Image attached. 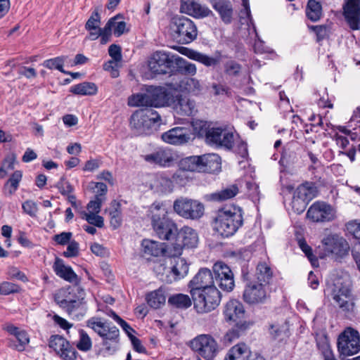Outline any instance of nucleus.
Instances as JSON below:
<instances>
[{
	"label": "nucleus",
	"instance_id": "f257e3e1",
	"mask_svg": "<svg viewBox=\"0 0 360 360\" xmlns=\"http://www.w3.org/2000/svg\"><path fill=\"white\" fill-rule=\"evenodd\" d=\"M147 216L151 221L155 233L160 239L169 240L174 238L177 225L168 217L167 208L163 202H154L148 207Z\"/></svg>",
	"mask_w": 360,
	"mask_h": 360
},
{
	"label": "nucleus",
	"instance_id": "f03ea898",
	"mask_svg": "<svg viewBox=\"0 0 360 360\" xmlns=\"http://www.w3.org/2000/svg\"><path fill=\"white\" fill-rule=\"evenodd\" d=\"M192 126L198 136H202L205 134V140L208 145L228 150L233 148L235 140L234 134L228 129L220 127L206 129V123L201 120L193 122Z\"/></svg>",
	"mask_w": 360,
	"mask_h": 360
},
{
	"label": "nucleus",
	"instance_id": "7ed1b4c3",
	"mask_svg": "<svg viewBox=\"0 0 360 360\" xmlns=\"http://www.w3.org/2000/svg\"><path fill=\"white\" fill-rule=\"evenodd\" d=\"M243 213L239 207L225 208L219 211L214 219V228L224 237L234 235L243 225Z\"/></svg>",
	"mask_w": 360,
	"mask_h": 360
},
{
	"label": "nucleus",
	"instance_id": "20e7f679",
	"mask_svg": "<svg viewBox=\"0 0 360 360\" xmlns=\"http://www.w3.org/2000/svg\"><path fill=\"white\" fill-rule=\"evenodd\" d=\"M169 29L173 37L181 44H189L198 36L195 24L184 16L173 18L169 23Z\"/></svg>",
	"mask_w": 360,
	"mask_h": 360
},
{
	"label": "nucleus",
	"instance_id": "39448f33",
	"mask_svg": "<svg viewBox=\"0 0 360 360\" xmlns=\"http://www.w3.org/2000/svg\"><path fill=\"white\" fill-rule=\"evenodd\" d=\"M191 294L194 307L199 313L209 312L220 303L221 295L215 286L202 290H191Z\"/></svg>",
	"mask_w": 360,
	"mask_h": 360
},
{
	"label": "nucleus",
	"instance_id": "423d86ee",
	"mask_svg": "<svg viewBox=\"0 0 360 360\" xmlns=\"http://www.w3.org/2000/svg\"><path fill=\"white\" fill-rule=\"evenodd\" d=\"M66 290H60L55 300L61 309L67 312L72 319L80 321L86 315L87 307L83 298H73L66 295Z\"/></svg>",
	"mask_w": 360,
	"mask_h": 360
},
{
	"label": "nucleus",
	"instance_id": "0eeeda50",
	"mask_svg": "<svg viewBox=\"0 0 360 360\" xmlns=\"http://www.w3.org/2000/svg\"><path fill=\"white\" fill-rule=\"evenodd\" d=\"M160 120L158 112L153 109L136 110L130 119V125L137 135H148L152 131V127Z\"/></svg>",
	"mask_w": 360,
	"mask_h": 360
},
{
	"label": "nucleus",
	"instance_id": "6e6552de",
	"mask_svg": "<svg viewBox=\"0 0 360 360\" xmlns=\"http://www.w3.org/2000/svg\"><path fill=\"white\" fill-rule=\"evenodd\" d=\"M330 295L334 302L343 311L352 309L354 302L349 281L342 278L335 280L329 287Z\"/></svg>",
	"mask_w": 360,
	"mask_h": 360
},
{
	"label": "nucleus",
	"instance_id": "1a4fd4ad",
	"mask_svg": "<svg viewBox=\"0 0 360 360\" xmlns=\"http://www.w3.org/2000/svg\"><path fill=\"white\" fill-rule=\"evenodd\" d=\"M174 211L180 217L187 219H198L204 214V205L198 200L180 198L174 200Z\"/></svg>",
	"mask_w": 360,
	"mask_h": 360
},
{
	"label": "nucleus",
	"instance_id": "9d476101",
	"mask_svg": "<svg viewBox=\"0 0 360 360\" xmlns=\"http://www.w3.org/2000/svg\"><path fill=\"white\" fill-rule=\"evenodd\" d=\"M338 349L341 355L349 356L360 350V335L357 330L351 328L345 329L338 337Z\"/></svg>",
	"mask_w": 360,
	"mask_h": 360
},
{
	"label": "nucleus",
	"instance_id": "9b49d317",
	"mask_svg": "<svg viewBox=\"0 0 360 360\" xmlns=\"http://www.w3.org/2000/svg\"><path fill=\"white\" fill-rule=\"evenodd\" d=\"M269 287L251 279H248L245 285L243 298L250 304L266 302L270 296Z\"/></svg>",
	"mask_w": 360,
	"mask_h": 360
},
{
	"label": "nucleus",
	"instance_id": "f8f14e48",
	"mask_svg": "<svg viewBox=\"0 0 360 360\" xmlns=\"http://www.w3.org/2000/svg\"><path fill=\"white\" fill-rule=\"evenodd\" d=\"M191 349L206 360H212L219 352L216 340L210 335H200L191 342Z\"/></svg>",
	"mask_w": 360,
	"mask_h": 360
},
{
	"label": "nucleus",
	"instance_id": "ddd939ff",
	"mask_svg": "<svg viewBox=\"0 0 360 360\" xmlns=\"http://www.w3.org/2000/svg\"><path fill=\"white\" fill-rule=\"evenodd\" d=\"M307 217L316 223H326L336 218V210L324 201H316L308 209Z\"/></svg>",
	"mask_w": 360,
	"mask_h": 360
},
{
	"label": "nucleus",
	"instance_id": "4468645a",
	"mask_svg": "<svg viewBox=\"0 0 360 360\" xmlns=\"http://www.w3.org/2000/svg\"><path fill=\"white\" fill-rule=\"evenodd\" d=\"M326 255L335 259L341 258L347 255L349 245L347 240L337 234H331L322 240Z\"/></svg>",
	"mask_w": 360,
	"mask_h": 360
},
{
	"label": "nucleus",
	"instance_id": "2eb2a0df",
	"mask_svg": "<svg viewBox=\"0 0 360 360\" xmlns=\"http://www.w3.org/2000/svg\"><path fill=\"white\" fill-rule=\"evenodd\" d=\"M2 329L6 331L9 335L15 337L13 339L8 340V346L18 352H23L30 343V336L25 330L11 323H6L3 325Z\"/></svg>",
	"mask_w": 360,
	"mask_h": 360
},
{
	"label": "nucleus",
	"instance_id": "dca6fc26",
	"mask_svg": "<svg viewBox=\"0 0 360 360\" xmlns=\"http://www.w3.org/2000/svg\"><path fill=\"white\" fill-rule=\"evenodd\" d=\"M213 272L215 282L221 289L227 292L233 290L235 286L233 274L226 264L216 262L213 266Z\"/></svg>",
	"mask_w": 360,
	"mask_h": 360
},
{
	"label": "nucleus",
	"instance_id": "f3484780",
	"mask_svg": "<svg viewBox=\"0 0 360 360\" xmlns=\"http://www.w3.org/2000/svg\"><path fill=\"white\" fill-rule=\"evenodd\" d=\"M52 348L63 360H76L77 352L70 342L58 335H52L49 342Z\"/></svg>",
	"mask_w": 360,
	"mask_h": 360
},
{
	"label": "nucleus",
	"instance_id": "a211bd4d",
	"mask_svg": "<svg viewBox=\"0 0 360 360\" xmlns=\"http://www.w3.org/2000/svg\"><path fill=\"white\" fill-rule=\"evenodd\" d=\"M174 55L165 51H156L148 60V67L155 74H165L175 60Z\"/></svg>",
	"mask_w": 360,
	"mask_h": 360
},
{
	"label": "nucleus",
	"instance_id": "6ab92c4d",
	"mask_svg": "<svg viewBox=\"0 0 360 360\" xmlns=\"http://www.w3.org/2000/svg\"><path fill=\"white\" fill-rule=\"evenodd\" d=\"M162 141L172 145H183L191 139V129L184 127H176L161 135Z\"/></svg>",
	"mask_w": 360,
	"mask_h": 360
},
{
	"label": "nucleus",
	"instance_id": "aec40b11",
	"mask_svg": "<svg viewBox=\"0 0 360 360\" xmlns=\"http://www.w3.org/2000/svg\"><path fill=\"white\" fill-rule=\"evenodd\" d=\"M344 15L349 27L360 29V0H347L343 6Z\"/></svg>",
	"mask_w": 360,
	"mask_h": 360
},
{
	"label": "nucleus",
	"instance_id": "412c9836",
	"mask_svg": "<svg viewBox=\"0 0 360 360\" xmlns=\"http://www.w3.org/2000/svg\"><path fill=\"white\" fill-rule=\"evenodd\" d=\"M344 15L349 27L360 29V0H347L343 6Z\"/></svg>",
	"mask_w": 360,
	"mask_h": 360
},
{
	"label": "nucleus",
	"instance_id": "4be33fe9",
	"mask_svg": "<svg viewBox=\"0 0 360 360\" xmlns=\"http://www.w3.org/2000/svg\"><path fill=\"white\" fill-rule=\"evenodd\" d=\"M169 106L180 115L191 116L195 112V102L182 95L172 96Z\"/></svg>",
	"mask_w": 360,
	"mask_h": 360
},
{
	"label": "nucleus",
	"instance_id": "5701e85b",
	"mask_svg": "<svg viewBox=\"0 0 360 360\" xmlns=\"http://www.w3.org/2000/svg\"><path fill=\"white\" fill-rule=\"evenodd\" d=\"M180 11L183 13L198 19L212 14V11L208 7L193 0H181Z\"/></svg>",
	"mask_w": 360,
	"mask_h": 360
},
{
	"label": "nucleus",
	"instance_id": "b1692460",
	"mask_svg": "<svg viewBox=\"0 0 360 360\" xmlns=\"http://www.w3.org/2000/svg\"><path fill=\"white\" fill-rule=\"evenodd\" d=\"M153 107L169 106L172 94L162 86H148Z\"/></svg>",
	"mask_w": 360,
	"mask_h": 360
},
{
	"label": "nucleus",
	"instance_id": "393cba45",
	"mask_svg": "<svg viewBox=\"0 0 360 360\" xmlns=\"http://www.w3.org/2000/svg\"><path fill=\"white\" fill-rule=\"evenodd\" d=\"M176 89L184 94L198 96L203 91V85L197 78L185 77L176 84Z\"/></svg>",
	"mask_w": 360,
	"mask_h": 360
},
{
	"label": "nucleus",
	"instance_id": "a878e982",
	"mask_svg": "<svg viewBox=\"0 0 360 360\" xmlns=\"http://www.w3.org/2000/svg\"><path fill=\"white\" fill-rule=\"evenodd\" d=\"M245 314L243 304L236 300H231L225 305L224 314L226 321L236 323L243 321Z\"/></svg>",
	"mask_w": 360,
	"mask_h": 360
},
{
	"label": "nucleus",
	"instance_id": "bb28decb",
	"mask_svg": "<svg viewBox=\"0 0 360 360\" xmlns=\"http://www.w3.org/2000/svg\"><path fill=\"white\" fill-rule=\"evenodd\" d=\"M108 330V333H103L101 330H98V335L102 338L104 349L109 354H111L117 350L120 340V331L116 326H113Z\"/></svg>",
	"mask_w": 360,
	"mask_h": 360
},
{
	"label": "nucleus",
	"instance_id": "cd10ccee",
	"mask_svg": "<svg viewBox=\"0 0 360 360\" xmlns=\"http://www.w3.org/2000/svg\"><path fill=\"white\" fill-rule=\"evenodd\" d=\"M214 278L211 271L203 268L190 281L191 290H202L205 288L214 287Z\"/></svg>",
	"mask_w": 360,
	"mask_h": 360
},
{
	"label": "nucleus",
	"instance_id": "c85d7f7f",
	"mask_svg": "<svg viewBox=\"0 0 360 360\" xmlns=\"http://www.w3.org/2000/svg\"><path fill=\"white\" fill-rule=\"evenodd\" d=\"M175 236L177 237V240L180 241L185 248H194L198 244V234L195 229L190 226H184L179 230L177 229Z\"/></svg>",
	"mask_w": 360,
	"mask_h": 360
},
{
	"label": "nucleus",
	"instance_id": "c756f323",
	"mask_svg": "<svg viewBox=\"0 0 360 360\" xmlns=\"http://www.w3.org/2000/svg\"><path fill=\"white\" fill-rule=\"evenodd\" d=\"M144 160L150 163L166 167L170 165L174 161V157L170 149L160 148L153 153L145 155Z\"/></svg>",
	"mask_w": 360,
	"mask_h": 360
},
{
	"label": "nucleus",
	"instance_id": "7c9ffc66",
	"mask_svg": "<svg viewBox=\"0 0 360 360\" xmlns=\"http://www.w3.org/2000/svg\"><path fill=\"white\" fill-rule=\"evenodd\" d=\"M170 270L172 275L167 276L166 281L172 283L184 277L188 272V264L186 260L182 257L170 259Z\"/></svg>",
	"mask_w": 360,
	"mask_h": 360
},
{
	"label": "nucleus",
	"instance_id": "2f4dec72",
	"mask_svg": "<svg viewBox=\"0 0 360 360\" xmlns=\"http://www.w3.org/2000/svg\"><path fill=\"white\" fill-rule=\"evenodd\" d=\"M212 8L219 13L222 21L231 23L233 17V6L229 0H210Z\"/></svg>",
	"mask_w": 360,
	"mask_h": 360
},
{
	"label": "nucleus",
	"instance_id": "473e14b6",
	"mask_svg": "<svg viewBox=\"0 0 360 360\" xmlns=\"http://www.w3.org/2000/svg\"><path fill=\"white\" fill-rule=\"evenodd\" d=\"M53 269L56 274L64 280L72 283H77L79 282L77 274L70 266L65 265L61 259H56Z\"/></svg>",
	"mask_w": 360,
	"mask_h": 360
},
{
	"label": "nucleus",
	"instance_id": "72a5a7b5",
	"mask_svg": "<svg viewBox=\"0 0 360 360\" xmlns=\"http://www.w3.org/2000/svg\"><path fill=\"white\" fill-rule=\"evenodd\" d=\"M201 172H214L221 168V158L216 153L199 155Z\"/></svg>",
	"mask_w": 360,
	"mask_h": 360
},
{
	"label": "nucleus",
	"instance_id": "f704fd0d",
	"mask_svg": "<svg viewBox=\"0 0 360 360\" xmlns=\"http://www.w3.org/2000/svg\"><path fill=\"white\" fill-rule=\"evenodd\" d=\"M272 277L273 271L269 265L266 262H259L256 267L255 274L250 279L269 287Z\"/></svg>",
	"mask_w": 360,
	"mask_h": 360
},
{
	"label": "nucleus",
	"instance_id": "c9c22d12",
	"mask_svg": "<svg viewBox=\"0 0 360 360\" xmlns=\"http://www.w3.org/2000/svg\"><path fill=\"white\" fill-rule=\"evenodd\" d=\"M294 193L298 198H302L308 202L318 195V189L316 184L313 182L306 181L300 185Z\"/></svg>",
	"mask_w": 360,
	"mask_h": 360
},
{
	"label": "nucleus",
	"instance_id": "e433bc0d",
	"mask_svg": "<svg viewBox=\"0 0 360 360\" xmlns=\"http://www.w3.org/2000/svg\"><path fill=\"white\" fill-rule=\"evenodd\" d=\"M128 105L131 107H153L148 86L145 92L132 94L128 98Z\"/></svg>",
	"mask_w": 360,
	"mask_h": 360
},
{
	"label": "nucleus",
	"instance_id": "4c0bfd02",
	"mask_svg": "<svg viewBox=\"0 0 360 360\" xmlns=\"http://www.w3.org/2000/svg\"><path fill=\"white\" fill-rule=\"evenodd\" d=\"M250 354L248 347L244 343H240L229 349L224 360H247Z\"/></svg>",
	"mask_w": 360,
	"mask_h": 360
},
{
	"label": "nucleus",
	"instance_id": "58836bf2",
	"mask_svg": "<svg viewBox=\"0 0 360 360\" xmlns=\"http://www.w3.org/2000/svg\"><path fill=\"white\" fill-rule=\"evenodd\" d=\"M148 304L153 308L158 309L165 304L166 301L165 290L162 287L150 292L146 295Z\"/></svg>",
	"mask_w": 360,
	"mask_h": 360
},
{
	"label": "nucleus",
	"instance_id": "ea45409f",
	"mask_svg": "<svg viewBox=\"0 0 360 360\" xmlns=\"http://www.w3.org/2000/svg\"><path fill=\"white\" fill-rule=\"evenodd\" d=\"M70 92L76 95L93 96L98 91L96 85L93 82H82L80 84L72 86Z\"/></svg>",
	"mask_w": 360,
	"mask_h": 360
},
{
	"label": "nucleus",
	"instance_id": "a19ab883",
	"mask_svg": "<svg viewBox=\"0 0 360 360\" xmlns=\"http://www.w3.org/2000/svg\"><path fill=\"white\" fill-rule=\"evenodd\" d=\"M250 323L246 321H240L236 323L232 329L229 330L224 335V341L226 343H231L237 340L241 335V333L248 328Z\"/></svg>",
	"mask_w": 360,
	"mask_h": 360
},
{
	"label": "nucleus",
	"instance_id": "79ce46f5",
	"mask_svg": "<svg viewBox=\"0 0 360 360\" xmlns=\"http://www.w3.org/2000/svg\"><path fill=\"white\" fill-rule=\"evenodd\" d=\"M238 188L236 185H231L220 191L215 192L209 195L210 200L213 201H223L231 199L237 195Z\"/></svg>",
	"mask_w": 360,
	"mask_h": 360
},
{
	"label": "nucleus",
	"instance_id": "37998d69",
	"mask_svg": "<svg viewBox=\"0 0 360 360\" xmlns=\"http://www.w3.org/2000/svg\"><path fill=\"white\" fill-rule=\"evenodd\" d=\"M107 23H110V31L116 37H120L129 31L126 22L122 20V16L120 14L111 18Z\"/></svg>",
	"mask_w": 360,
	"mask_h": 360
},
{
	"label": "nucleus",
	"instance_id": "c03bdc74",
	"mask_svg": "<svg viewBox=\"0 0 360 360\" xmlns=\"http://www.w3.org/2000/svg\"><path fill=\"white\" fill-rule=\"evenodd\" d=\"M179 168L184 172H201L199 155H193L181 159L179 162Z\"/></svg>",
	"mask_w": 360,
	"mask_h": 360
},
{
	"label": "nucleus",
	"instance_id": "a18cd8bd",
	"mask_svg": "<svg viewBox=\"0 0 360 360\" xmlns=\"http://www.w3.org/2000/svg\"><path fill=\"white\" fill-rule=\"evenodd\" d=\"M153 189L160 193H169L173 189V181L165 176L155 177L151 185Z\"/></svg>",
	"mask_w": 360,
	"mask_h": 360
},
{
	"label": "nucleus",
	"instance_id": "49530a36",
	"mask_svg": "<svg viewBox=\"0 0 360 360\" xmlns=\"http://www.w3.org/2000/svg\"><path fill=\"white\" fill-rule=\"evenodd\" d=\"M307 16L313 22L318 21L322 15L321 4L316 0H309L306 8Z\"/></svg>",
	"mask_w": 360,
	"mask_h": 360
},
{
	"label": "nucleus",
	"instance_id": "de8ad7c7",
	"mask_svg": "<svg viewBox=\"0 0 360 360\" xmlns=\"http://www.w3.org/2000/svg\"><path fill=\"white\" fill-rule=\"evenodd\" d=\"M142 247L145 254L154 257H158L163 252L162 245L157 241L151 240H143Z\"/></svg>",
	"mask_w": 360,
	"mask_h": 360
},
{
	"label": "nucleus",
	"instance_id": "09e8293b",
	"mask_svg": "<svg viewBox=\"0 0 360 360\" xmlns=\"http://www.w3.org/2000/svg\"><path fill=\"white\" fill-rule=\"evenodd\" d=\"M67 59V56H58L53 58L46 60L43 62L42 65L44 67L50 69V70H58L62 73L68 75L70 74V72L65 71L63 69V65L65 61Z\"/></svg>",
	"mask_w": 360,
	"mask_h": 360
},
{
	"label": "nucleus",
	"instance_id": "8fccbe9b",
	"mask_svg": "<svg viewBox=\"0 0 360 360\" xmlns=\"http://www.w3.org/2000/svg\"><path fill=\"white\" fill-rule=\"evenodd\" d=\"M168 303L176 308L186 309L191 305V300L188 295L179 293L169 297Z\"/></svg>",
	"mask_w": 360,
	"mask_h": 360
},
{
	"label": "nucleus",
	"instance_id": "3c124183",
	"mask_svg": "<svg viewBox=\"0 0 360 360\" xmlns=\"http://www.w3.org/2000/svg\"><path fill=\"white\" fill-rule=\"evenodd\" d=\"M86 326L91 328L98 334V330H101L103 333H108V330L114 326H111L109 323L103 321L101 318L92 317L86 322Z\"/></svg>",
	"mask_w": 360,
	"mask_h": 360
},
{
	"label": "nucleus",
	"instance_id": "603ef678",
	"mask_svg": "<svg viewBox=\"0 0 360 360\" xmlns=\"http://www.w3.org/2000/svg\"><path fill=\"white\" fill-rule=\"evenodd\" d=\"M174 237V242L172 243L170 245H168L165 250V254L169 257L170 259L180 257V255L182 254L183 250L185 248L180 241L177 240V237Z\"/></svg>",
	"mask_w": 360,
	"mask_h": 360
},
{
	"label": "nucleus",
	"instance_id": "864d4df0",
	"mask_svg": "<svg viewBox=\"0 0 360 360\" xmlns=\"http://www.w3.org/2000/svg\"><path fill=\"white\" fill-rule=\"evenodd\" d=\"M174 60L179 63L181 71L185 75L193 76L196 74L197 68L195 64L188 62L177 56H175Z\"/></svg>",
	"mask_w": 360,
	"mask_h": 360
},
{
	"label": "nucleus",
	"instance_id": "5fc2aeb1",
	"mask_svg": "<svg viewBox=\"0 0 360 360\" xmlns=\"http://www.w3.org/2000/svg\"><path fill=\"white\" fill-rule=\"evenodd\" d=\"M120 204L114 202L112 204V209L110 210V224L114 229H117L121 224V211Z\"/></svg>",
	"mask_w": 360,
	"mask_h": 360
},
{
	"label": "nucleus",
	"instance_id": "6e6d98bb",
	"mask_svg": "<svg viewBox=\"0 0 360 360\" xmlns=\"http://www.w3.org/2000/svg\"><path fill=\"white\" fill-rule=\"evenodd\" d=\"M22 178L20 171H15L5 184V189L9 194H13L18 188L19 182Z\"/></svg>",
	"mask_w": 360,
	"mask_h": 360
},
{
	"label": "nucleus",
	"instance_id": "4d7b16f0",
	"mask_svg": "<svg viewBox=\"0 0 360 360\" xmlns=\"http://www.w3.org/2000/svg\"><path fill=\"white\" fill-rule=\"evenodd\" d=\"M79 333V340L77 343V347L82 352L90 350L92 347V342L90 337L84 330H80Z\"/></svg>",
	"mask_w": 360,
	"mask_h": 360
},
{
	"label": "nucleus",
	"instance_id": "13d9d810",
	"mask_svg": "<svg viewBox=\"0 0 360 360\" xmlns=\"http://www.w3.org/2000/svg\"><path fill=\"white\" fill-rule=\"evenodd\" d=\"M317 345L324 360H336L331 347L326 340H323L321 342H318Z\"/></svg>",
	"mask_w": 360,
	"mask_h": 360
},
{
	"label": "nucleus",
	"instance_id": "bf43d9fd",
	"mask_svg": "<svg viewBox=\"0 0 360 360\" xmlns=\"http://www.w3.org/2000/svg\"><path fill=\"white\" fill-rule=\"evenodd\" d=\"M247 193L249 198H251L252 201L257 202L259 200L260 193L259 191V186L255 182L248 181L246 183Z\"/></svg>",
	"mask_w": 360,
	"mask_h": 360
},
{
	"label": "nucleus",
	"instance_id": "052dcab7",
	"mask_svg": "<svg viewBox=\"0 0 360 360\" xmlns=\"http://www.w3.org/2000/svg\"><path fill=\"white\" fill-rule=\"evenodd\" d=\"M20 291V287L13 283L4 281L0 283V294L4 295H8L12 293L18 292Z\"/></svg>",
	"mask_w": 360,
	"mask_h": 360
},
{
	"label": "nucleus",
	"instance_id": "680f3d73",
	"mask_svg": "<svg viewBox=\"0 0 360 360\" xmlns=\"http://www.w3.org/2000/svg\"><path fill=\"white\" fill-rule=\"evenodd\" d=\"M104 200L105 198H102L101 195H96L94 200H91L87 205V213H99Z\"/></svg>",
	"mask_w": 360,
	"mask_h": 360
},
{
	"label": "nucleus",
	"instance_id": "e2e57ef3",
	"mask_svg": "<svg viewBox=\"0 0 360 360\" xmlns=\"http://www.w3.org/2000/svg\"><path fill=\"white\" fill-rule=\"evenodd\" d=\"M83 219H84L89 224L98 228H102L104 225L103 218L97 214L84 213Z\"/></svg>",
	"mask_w": 360,
	"mask_h": 360
},
{
	"label": "nucleus",
	"instance_id": "0e129e2a",
	"mask_svg": "<svg viewBox=\"0 0 360 360\" xmlns=\"http://www.w3.org/2000/svg\"><path fill=\"white\" fill-rule=\"evenodd\" d=\"M308 202L305 200L298 198L296 194H293L292 200V208L297 214L303 212L307 207Z\"/></svg>",
	"mask_w": 360,
	"mask_h": 360
},
{
	"label": "nucleus",
	"instance_id": "69168bd1",
	"mask_svg": "<svg viewBox=\"0 0 360 360\" xmlns=\"http://www.w3.org/2000/svg\"><path fill=\"white\" fill-rule=\"evenodd\" d=\"M241 70V66L234 60L227 61L224 65L225 72L230 76H237Z\"/></svg>",
	"mask_w": 360,
	"mask_h": 360
},
{
	"label": "nucleus",
	"instance_id": "338daca9",
	"mask_svg": "<svg viewBox=\"0 0 360 360\" xmlns=\"http://www.w3.org/2000/svg\"><path fill=\"white\" fill-rule=\"evenodd\" d=\"M7 275L8 278L11 279H17L21 281L22 282L28 281V279L26 275L20 271L17 267L11 266L8 269Z\"/></svg>",
	"mask_w": 360,
	"mask_h": 360
},
{
	"label": "nucleus",
	"instance_id": "774afa93",
	"mask_svg": "<svg viewBox=\"0 0 360 360\" xmlns=\"http://www.w3.org/2000/svg\"><path fill=\"white\" fill-rule=\"evenodd\" d=\"M299 246L303 252H304L305 255L311 262V264L314 266L318 262V261L316 256L313 255L311 247L307 244L305 240H299Z\"/></svg>",
	"mask_w": 360,
	"mask_h": 360
}]
</instances>
